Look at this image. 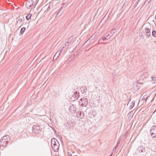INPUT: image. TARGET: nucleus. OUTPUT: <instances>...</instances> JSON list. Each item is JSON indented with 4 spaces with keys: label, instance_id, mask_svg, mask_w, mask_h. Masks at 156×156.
<instances>
[{
    "label": "nucleus",
    "instance_id": "f257e3e1",
    "mask_svg": "<svg viewBox=\"0 0 156 156\" xmlns=\"http://www.w3.org/2000/svg\"><path fill=\"white\" fill-rule=\"evenodd\" d=\"M51 143L53 150L55 152L58 151L59 144L57 140L55 138H52L51 140Z\"/></svg>",
    "mask_w": 156,
    "mask_h": 156
},
{
    "label": "nucleus",
    "instance_id": "f03ea898",
    "mask_svg": "<svg viewBox=\"0 0 156 156\" xmlns=\"http://www.w3.org/2000/svg\"><path fill=\"white\" fill-rule=\"evenodd\" d=\"M41 130L40 129V127L37 125H34L32 127L33 132L36 134H38L41 132Z\"/></svg>",
    "mask_w": 156,
    "mask_h": 156
},
{
    "label": "nucleus",
    "instance_id": "7ed1b4c3",
    "mask_svg": "<svg viewBox=\"0 0 156 156\" xmlns=\"http://www.w3.org/2000/svg\"><path fill=\"white\" fill-rule=\"evenodd\" d=\"M76 110V108L75 105L71 104L69 108V114H72Z\"/></svg>",
    "mask_w": 156,
    "mask_h": 156
},
{
    "label": "nucleus",
    "instance_id": "20e7f679",
    "mask_svg": "<svg viewBox=\"0 0 156 156\" xmlns=\"http://www.w3.org/2000/svg\"><path fill=\"white\" fill-rule=\"evenodd\" d=\"M151 136L153 137H156V126L151 127L150 131Z\"/></svg>",
    "mask_w": 156,
    "mask_h": 156
},
{
    "label": "nucleus",
    "instance_id": "39448f33",
    "mask_svg": "<svg viewBox=\"0 0 156 156\" xmlns=\"http://www.w3.org/2000/svg\"><path fill=\"white\" fill-rule=\"evenodd\" d=\"M80 103H81V105L83 106H86L88 104V100L85 97L81 98L80 99Z\"/></svg>",
    "mask_w": 156,
    "mask_h": 156
},
{
    "label": "nucleus",
    "instance_id": "423d86ee",
    "mask_svg": "<svg viewBox=\"0 0 156 156\" xmlns=\"http://www.w3.org/2000/svg\"><path fill=\"white\" fill-rule=\"evenodd\" d=\"M34 1L33 0H29L26 2L25 5L26 7L29 9L32 8L33 5Z\"/></svg>",
    "mask_w": 156,
    "mask_h": 156
},
{
    "label": "nucleus",
    "instance_id": "0eeeda50",
    "mask_svg": "<svg viewBox=\"0 0 156 156\" xmlns=\"http://www.w3.org/2000/svg\"><path fill=\"white\" fill-rule=\"evenodd\" d=\"M8 142L7 140L4 139V138H2L0 140V147H3L6 146Z\"/></svg>",
    "mask_w": 156,
    "mask_h": 156
},
{
    "label": "nucleus",
    "instance_id": "6e6552de",
    "mask_svg": "<svg viewBox=\"0 0 156 156\" xmlns=\"http://www.w3.org/2000/svg\"><path fill=\"white\" fill-rule=\"evenodd\" d=\"M147 76V73H143L142 75H141L139 80H137V83L139 84H143V83H140L139 81L140 80H143L144 78H146Z\"/></svg>",
    "mask_w": 156,
    "mask_h": 156
},
{
    "label": "nucleus",
    "instance_id": "1a4fd4ad",
    "mask_svg": "<svg viewBox=\"0 0 156 156\" xmlns=\"http://www.w3.org/2000/svg\"><path fill=\"white\" fill-rule=\"evenodd\" d=\"M96 112L94 111H91L88 113L87 116L90 118H93L96 115Z\"/></svg>",
    "mask_w": 156,
    "mask_h": 156
},
{
    "label": "nucleus",
    "instance_id": "9d476101",
    "mask_svg": "<svg viewBox=\"0 0 156 156\" xmlns=\"http://www.w3.org/2000/svg\"><path fill=\"white\" fill-rule=\"evenodd\" d=\"M145 32L146 34L147 37L149 38L151 35V30L150 29L148 28H145Z\"/></svg>",
    "mask_w": 156,
    "mask_h": 156
},
{
    "label": "nucleus",
    "instance_id": "9b49d317",
    "mask_svg": "<svg viewBox=\"0 0 156 156\" xmlns=\"http://www.w3.org/2000/svg\"><path fill=\"white\" fill-rule=\"evenodd\" d=\"M138 150L139 151V153H144L145 152V148L142 146H140L138 147Z\"/></svg>",
    "mask_w": 156,
    "mask_h": 156
},
{
    "label": "nucleus",
    "instance_id": "f8f14e48",
    "mask_svg": "<svg viewBox=\"0 0 156 156\" xmlns=\"http://www.w3.org/2000/svg\"><path fill=\"white\" fill-rule=\"evenodd\" d=\"M79 96V93L78 91H76L74 94L73 96L74 97H75V98L77 99Z\"/></svg>",
    "mask_w": 156,
    "mask_h": 156
},
{
    "label": "nucleus",
    "instance_id": "ddd939ff",
    "mask_svg": "<svg viewBox=\"0 0 156 156\" xmlns=\"http://www.w3.org/2000/svg\"><path fill=\"white\" fill-rule=\"evenodd\" d=\"M81 91L82 93L83 94L86 92L87 90V87L85 86H82L80 87Z\"/></svg>",
    "mask_w": 156,
    "mask_h": 156
},
{
    "label": "nucleus",
    "instance_id": "4468645a",
    "mask_svg": "<svg viewBox=\"0 0 156 156\" xmlns=\"http://www.w3.org/2000/svg\"><path fill=\"white\" fill-rule=\"evenodd\" d=\"M110 31H108V32L105 34L104 36H105V37H106L107 38H108L109 39L112 37L111 35L110 34Z\"/></svg>",
    "mask_w": 156,
    "mask_h": 156
},
{
    "label": "nucleus",
    "instance_id": "2eb2a0df",
    "mask_svg": "<svg viewBox=\"0 0 156 156\" xmlns=\"http://www.w3.org/2000/svg\"><path fill=\"white\" fill-rule=\"evenodd\" d=\"M2 138H4V139H5V140H7L9 142L10 140V136L8 135L3 136Z\"/></svg>",
    "mask_w": 156,
    "mask_h": 156
},
{
    "label": "nucleus",
    "instance_id": "dca6fc26",
    "mask_svg": "<svg viewBox=\"0 0 156 156\" xmlns=\"http://www.w3.org/2000/svg\"><path fill=\"white\" fill-rule=\"evenodd\" d=\"M60 54V52H58V51H57L55 55H54L53 59H56L59 56V55Z\"/></svg>",
    "mask_w": 156,
    "mask_h": 156
},
{
    "label": "nucleus",
    "instance_id": "f3484780",
    "mask_svg": "<svg viewBox=\"0 0 156 156\" xmlns=\"http://www.w3.org/2000/svg\"><path fill=\"white\" fill-rule=\"evenodd\" d=\"M81 111H78L76 113V116L77 118L80 119Z\"/></svg>",
    "mask_w": 156,
    "mask_h": 156
},
{
    "label": "nucleus",
    "instance_id": "a211bd4d",
    "mask_svg": "<svg viewBox=\"0 0 156 156\" xmlns=\"http://www.w3.org/2000/svg\"><path fill=\"white\" fill-rule=\"evenodd\" d=\"M26 30V28L24 27H22L20 31V34H22L24 32V31H25Z\"/></svg>",
    "mask_w": 156,
    "mask_h": 156
},
{
    "label": "nucleus",
    "instance_id": "6ab92c4d",
    "mask_svg": "<svg viewBox=\"0 0 156 156\" xmlns=\"http://www.w3.org/2000/svg\"><path fill=\"white\" fill-rule=\"evenodd\" d=\"M91 40H90V39H88L87 41L84 43L83 44V45L85 44H87V45H89V44L91 42Z\"/></svg>",
    "mask_w": 156,
    "mask_h": 156
},
{
    "label": "nucleus",
    "instance_id": "aec40b11",
    "mask_svg": "<svg viewBox=\"0 0 156 156\" xmlns=\"http://www.w3.org/2000/svg\"><path fill=\"white\" fill-rule=\"evenodd\" d=\"M75 57V55L73 54V55H72L71 56H70V57L69 58L68 60H69V61H71Z\"/></svg>",
    "mask_w": 156,
    "mask_h": 156
},
{
    "label": "nucleus",
    "instance_id": "412c9836",
    "mask_svg": "<svg viewBox=\"0 0 156 156\" xmlns=\"http://www.w3.org/2000/svg\"><path fill=\"white\" fill-rule=\"evenodd\" d=\"M32 15L31 14H29L27 15L26 17V18L27 20H29L32 16Z\"/></svg>",
    "mask_w": 156,
    "mask_h": 156
},
{
    "label": "nucleus",
    "instance_id": "4be33fe9",
    "mask_svg": "<svg viewBox=\"0 0 156 156\" xmlns=\"http://www.w3.org/2000/svg\"><path fill=\"white\" fill-rule=\"evenodd\" d=\"M152 34L154 37H156V31L155 30H153Z\"/></svg>",
    "mask_w": 156,
    "mask_h": 156
},
{
    "label": "nucleus",
    "instance_id": "5701e85b",
    "mask_svg": "<svg viewBox=\"0 0 156 156\" xmlns=\"http://www.w3.org/2000/svg\"><path fill=\"white\" fill-rule=\"evenodd\" d=\"M73 38V36L72 35L68 39V41H69V43H70L72 41V40Z\"/></svg>",
    "mask_w": 156,
    "mask_h": 156
},
{
    "label": "nucleus",
    "instance_id": "b1692460",
    "mask_svg": "<svg viewBox=\"0 0 156 156\" xmlns=\"http://www.w3.org/2000/svg\"><path fill=\"white\" fill-rule=\"evenodd\" d=\"M108 39L106 37H105V36H103L101 38V39L100 40V41H101V40H103V41H104L105 40H107Z\"/></svg>",
    "mask_w": 156,
    "mask_h": 156
},
{
    "label": "nucleus",
    "instance_id": "393cba45",
    "mask_svg": "<svg viewBox=\"0 0 156 156\" xmlns=\"http://www.w3.org/2000/svg\"><path fill=\"white\" fill-rule=\"evenodd\" d=\"M135 102H132L131 103V105L129 107V108L130 109H131L133 108V106L134 105Z\"/></svg>",
    "mask_w": 156,
    "mask_h": 156
},
{
    "label": "nucleus",
    "instance_id": "a878e982",
    "mask_svg": "<svg viewBox=\"0 0 156 156\" xmlns=\"http://www.w3.org/2000/svg\"><path fill=\"white\" fill-rule=\"evenodd\" d=\"M115 32V31L114 30H112L111 31H110V34H111V35L112 36L114 34Z\"/></svg>",
    "mask_w": 156,
    "mask_h": 156
},
{
    "label": "nucleus",
    "instance_id": "bb28decb",
    "mask_svg": "<svg viewBox=\"0 0 156 156\" xmlns=\"http://www.w3.org/2000/svg\"><path fill=\"white\" fill-rule=\"evenodd\" d=\"M52 2H50L49 5L48 6V7L47 9V10H46L45 11H46L47 10L48 11L50 9V5H52Z\"/></svg>",
    "mask_w": 156,
    "mask_h": 156
},
{
    "label": "nucleus",
    "instance_id": "cd10ccee",
    "mask_svg": "<svg viewBox=\"0 0 156 156\" xmlns=\"http://www.w3.org/2000/svg\"><path fill=\"white\" fill-rule=\"evenodd\" d=\"M80 115H81L80 119H82L84 116V113L83 112H82L81 111V113H80Z\"/></svg>",
    "mask_w": 156,
    "mask_h": 156
},
{
    "label": "nucleus",
    "instance_id": "c85d7f7f",
    "mask_svg": "<svg viewBox=\"0 0 156 156\" xmlns=\"http://www.w3.org/2000/svg\"><path fill=\"white\" fill-rule=\"evenodd\" d=\"M148 97H147L145 99V98H142L141 100V101H143L144 102V101H145V102H146L147 101V99Z\"/></svg>",
    "mask_w": 156,
    "mask_h": 156
},
{
    "label": "nucleus",
    "instance_id": "c756f323",
    "mask_svg": "<svg viewBox=\"0 0 156 156\" xmlns=\"http://www.w3.org/2000/svg\"><path fill=\"white\" fill-rule=\"evenodd\" d=\"M94 38V37H93V36H92L91 37H90L89 39H90V40H91V41L92 40H93Z\"/></svg>",
    "mask_w": 156,
    "mask_h": 156
},
{
    "label": "nucleus",
    "instance_id": "7c9ffc66",
    "mask_svg": "<svg viewBox=\"0 0 156 156\" xmlns=\"http://www.w3.org/2000/svg\"><path fill=\"white\" fill-rule=\"evenodd\" d=\"M151 78L154 81H155L156 80V78L155 77L152 76Z\"/></svg>",
    "mask_w": 156,
    "mask_h": 156
},
{
    "label": "nucleus",
    "instance_id": "2f4dec72",
    "mask_svg": "<svg viewBox=\"0 0 156 156\" xmlns=\"http://www.w3.org/2000/svg\"><path fill=\"white\" fill-rule=\"evenodd\" d=\"M69 44V41H66L65 43V45H64L63 47H65V48L67 45V44Z\"/></svg>",
    "mask_w": 156,
    "mask_h": 156
},
{
    "label": "nucleus",
    "instance_id": "473e14b6",
    "mask_svg": "<svg viewBox=\"0 0 156 156\" xmlns=\"http://www.w3.org/2000/svg\"><path fill=\"white\" fill-rule=\"evenodd\" d=\"M65 47H63L60 50V51L58 52H60V53H61V52L63 50V49L65 48Z\"/></svg>",
    "mask_w": 156,
    "mask_h": 156
},
{
    "label": "nucleus",
    "instance_id": "72a5a7b5",
    "mask_svg": "<svg viewBox=\"0 0 156 156\" xmlns=\"http://www.w3.org/2000/svg\"><path fill=\"white\" fill-rule=\"evenodd\" d=\"M18 21L20 22V23H21L22 22V19H18Z\"/></svg>",
    "mask_w": 156,
    "mask_h": 156
},
{
    "label": "nucleus",
    "instance_id": "f704fd0d",
    "mask_svg": "<svg viewBox=\"0 0 156 156\" xmlns=\"http://www.w3.org/2000/svg\"><path fill=\"white\" fill-rule=\"evenodd\" d=\"M125 0V2H124V4H125L126 3L128 2L129 1V0Z\"/></svg>",
    "mask_w": 156,
    "mask_h": 156
},
{
    "label": "nucleus",
    "instance_id": "c9c22d12",
    "mask_svg": "<svg viewBox=\"0 0 156 156\" xmlns=\"http://www.w3.org/2000/svg\"><path fill=\"white\" fill-rule=\"evenodd\" d=\"M71 155H72V154L70 153L69 152H68V156H69Z\"/></svg>",
    "mask_w": 156,
    "mask_h": 156
},
{
    "label": "nucleus",
    "instance_id": "e433bc0d",
    "mask_svg": "<svg viewBox=\"0 0 156 156\" xmlns=\"http://www.w3.org/2000/svg\"><path fill=\"white\" fill-rule=\"evenodd\" d=\"M116 149V148L115 147V148L113 149V150L112 153L115 152V151Z\"/></svg>",
    "mask_w": 156,
    "mask_h": 156
},
{
    "label": "nucleus",
    "instance_id": "4c0bfd02",
    "mask_svg": "<svg viewBox=\"0 0 156 156\" xmlns=\"http://www.w3.org/2000/svg\"><path fill=\"white\" fill-rule=\"evenodd\" d=\"M60 12V10H59V12L56 14V16H55L56 17L57 15H58L59 12Z\"/></svg>",
    "mask_w": 156,
    "mask_h": 156
},
{
    "label": "nucleus",
    "instance_id": "58836bf2",
    "mask_svg": "<svg viewBox=\"0 0 156 156\" xmlns=\"http://www.w3.org/2000/svg\"><path fill=\"white\" fill-rule=\"evenodd\" d=\"M151 0H147V1L148 2V3H149Z\"/></svg>",
    "mask_w": 156,
    "mask_h": 156
},
{
    "label": "nucleus",
    "instance_id": "ea45409f",
    "mask_svg": "<svg viewBox=\"0 0 156 156\" xmlns=\"http://www.w3.org/2000/svg\"><path fill=\"white\" fill-rule=\"evenodd\" d=\"M118 145H116V146H115V148H116L118 147Z\"/></svg>",
    "mask_w": 156,
    "mask_h": 156
},
{
    "label": "nucleus",
    "instance_id": "a19ab883",
    "mask_svg": "<svg viewBox=\"0 0 156 156\" xmlns=\"http://www.w3.org/2000/svg\"><path fill=\"white\" fill-rule=\"evenodd\" d=\"M119 142H117V145H118V144H119Z\"/></svg>",
    "mask_w": 156,
    "mask_h": 156
},
{
    "label": "nucleus",
    "instance_id": "79ce46f5",
    "mask_svg": "<svg viewBox=\"0 0 156 156\" xmlns=\"http://www.w3.org/2000/svg\"><path fill=\"white\" fill-rule=\"evenodd\" d=\"M141 37H144V36L142 35L141 36V37H140L141 38Z\"/></svg>",
    "mask_w": 156,
    "mask_h": 156
},
{
    "label": "nucleus",
    "instance_id": "37998d69",
    "mask_svg": "<svg viewBox=\"0 0 156 156\" xmlns=\"http://www.w3.org/2000/svg\"><path fill=\"white\" fill-rule=\"evenodd\" d=\"M140 89V87H139L138 88H137V90L139 89Z\"/></svg>",
    "mask_w": 156,
    "mask_h": 156
},
{
    "label": "nucleus",
    "instance_id": "c03bdc74",
    "mask_svg": "<svg viewBox=\"0 0 156 156\" xmlns=\"http://www.w3.org/2000/svg\"><path fill=\"white\" fill-rule=\"evenodd\" d=\"M37 3H36V2H35L34 3V5H35Z\"/></svg>",
    "mask_w": 156,
    "mask_h": 156
},
{
    "label": "nucleus",
    "instance_id": "a18cd8bd",
    "mask_svg": "<svg viewBox=\"0 0 156 156\" xmlns=\"http://www.w3.org/2000/svg\"><path fill=\"white\" fill-rule=\"evenodd\" d=\"M112 154H111L109 156H112Z\"/></svg>",
    "mask_w": 156,
    "mask_h": 156
},
{
    "label": "nucleus",
    "instance_id": "49530a36",
    "mask_svg": "<svg viewBox=\"0 0 156 156\" xmlns=\"http://www.w3.org/2000/svg\"><path fill=\"white\" fill-rule=\"evenodd\" d=\"M77 46V45H76V47H75V48H76Z\"/></svg>",
    "mask_w": 156,
    "mask_h": 156
},
{
    "label": "nucleus",
    "instance_id": "de8ad7c7",
    "mask_svg": "<svg viewBox=\"0 0 156 156\" xmlns=\"http://www.w3.org/2000/svg\"><path fill=\"white\" fill-rule=\"evenodd\" d=\"M47 5H47L45 6H46V7L47 6Z\"/></svg>",
    "mask_w": 156,
    "mask_h": 156
},
{
    "label": "nucleus",
    "instance_id": "09e8293b",
    "mask_svg": "<svg viewBox=\"0 0 156 156\" xmlns=\"http://www.w3.org/2000/svg\"><path fill=\"white\" fill-rule=\"evenodd\" d=\"M136 87H138V86L137 85H136Z\"/></svg>",
    "mask_w": 156,
    "mask_h": 156
},
{
    "label": "nucleus",
    "instance_id": "8fccbe9b",
    "mask_svg": "<svg viewBox=\"0 0 156 156\" xmlns=\"http://www.w3.org/2000/svg\"><path fill=\"white\" fill-rule=\"evenodd\" d=\"M75 49H74L73 50V51L74 50H75Z\"/></svg>",
    "mask_w": 156,
    "mask_h": 156
},
{
    "label": "nucleus",
    "instance_id": "3c124183",
    "mask_svg": "<svg viewBox=\"0 0 156 156\" xmlns=\"http://www.w3.org/2000/svg\"><path fill=\"white\" fill-rule=\"evenodd\" d=\"M73 47H74V46H73H73H72V47H73Z\"/></svg>",
    "mask_w": 156,
    "mask_h": 156
},
{
    "label": "nucleus",
    "instance_id": "603ef678",
    "mask_svg": "<svg viewBox=\"0 0 156 156\" xmlns=\"http://www.w3.org/2000/svg\"><path fill=\"white\" fill-rule=\"evenodd\" d=\"M74 156H77V155H74Z\"/></svg>",
    "mask_w": 156,
    "mask_h": 156
}]
</instances>
